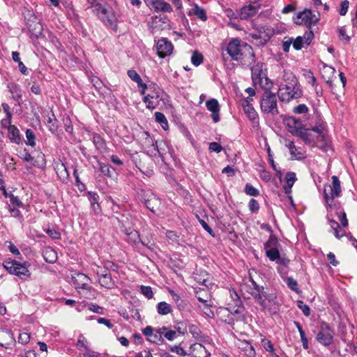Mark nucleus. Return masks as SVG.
Listing matches in <instances>:
<instances>
[{"label":"nucleus","instance_id":"nucleus-1","mask_svg":"<svg viewBox=\"0 0 357 357\" xmlns=\"http://www.w3.org/2000/svg\"><path fill=\"white\" fill-rule=\"evenodd\" d=\"M331 179V184H326L324 185L323 193L324 205L328 213L331 215H337L342 226L346 227L348 226L346 213L340 202L336 200V198L340 197L342 194L341 183L337 176H333Z\"/></svg>","mask_w":357,"mask_h":357},{"label":"nucleus","instance_id":"nucleus-2","mask_svg":"<svg viewBox=\"0 0 357 357\" xmlns=\"http://www.w3.org/2000/svg\"><path fill=\"white\" fill-rule=\"evenodd\" d=\"M226 50L233 60L240 61L243 66H250L255 62L252 47L238 39H232L228 43Z\"/></svg>","mask_w":357,"mask_h":357},{"label":"nucleus","instance_id":"nucleus-3","mask_svg":"<svg viewBox=\"0 0 357 357\" xmlns=\"http://www.w3.org/2000/svg\"><path fill=\"white\" fill-rule=\"evenodd\" d=\"M252 286L251 294L257 303L264 310H267L271 313H276L278 310L279 303L275 294L267 293L262 286L257 284L254 280H251Z\"/></svg>","mask_w":357,"mask_h":357},{"label":"nucleus","instance_id":"nucleus-4","mask_svg":"<svg viewBox=\"0 0 357 357\" xmlns=\"http://www.w3.org/2000/svg\"><path fill=\"white\" fill-rule=\"evenodd\" d=\"M166 94L165 91L155 84L149 86V92L143 98V101L146 104V107L153 109L164 100Z\"/></svg>","mask_w":357,"mask_h":357},{"label":"nucleus","instance_id":"nucleus-5","mask_svg":"<svg viewBox=\"0 0 357 357\" xmlns=\"http://www.w3.org/2000/svg\"><path fill=\"white\" fill-rule=\"evenodd\" d=\"M260 102L261 112L264 114L276 116L279 114L275 95L270 91L269 89H265Z\"/></svg>","mask_w":357,"mask_h":357},{"label":"nucleus","instance_id":"nucleus-6","mask_svg":"<svg viewBox=\"0 0 357 357\" xmlns=\"http://www.w3.org/2000/svg\"><path fill=\"white\" fill-rule=\"evenodd\" d=\"M303 96L301 86L280 85L278 98L282 102H289Z\"/></svg>","mask_w":357,"mask_h":357},{"label":"nucleus","instance_id":"nucleus-7","mask_svg":"<svg viewBox=\"0 0 357 357\" xmlns=\"http://www.w3.org/2000/svg\"><path fill=\"white\" fill-rule=\"evenodd\" d=\"M3 267L11 274L15 275L21 279L26 280L31 275L26 264H20L13 259H8L3 262Z\"/></svg>","mask_w":357,"mask_h":357},{"label":"nucleus","instance_id":"nucleus-8","mask_svg":"<svg viewBox=\"0 0 357 357\" xmlns=\"http://www.w3.org/2000/svg\"><path fill=\"white\" fill-rule=\"evenodd\" d=\"M91 8L94 14H96L104 24L111 27L114 30L117 29V24L115 20L112 17L110 18L107 15V10L102 7L100 3V0H93L91 3Z\"/></svg>","mask_w":357,"mask_h":357},{"label":"nucleus","instance_id":"nucleus-9","mask_svg":"<svg viewBox=\"0 0 357 357\" xmlns=\"http://www.w3.org/2000/svg\"><path fill=\"white\" fill-rule=\"evenodd\" d=\"M252 79L255 84H259L262 88L269 89L268 78L264 72V64L258 63L251 68Z\"/></svg>","mask_w":357,"mask_h":357},{"label":"nucleus","instance_id":"nucleus-10","mask_svg":"<svg viewBox=\"0 0 357 357\" xmlns=\"http://www.w3.org/2000/svg\"><path fill=\"white\" fill-rule=\"evenodd\" d=\"M334 332L329 325L322 322L320 325V329L317 335V340L324 346H329L333 340Z\"/></svg>","mask_w":357,"mask_h":357},{"label":"nucleus","instance_id":"nucleus-11","mask_svg":"<svg viewBox=\"0 0 357 357\" xmlns=\"http://www.w3.org/2000/svg\"><path fill=\"white\" fill-rule=\"evenodd\" d=\"M319 21L318 17L311 10L305 9L297 13L294 22L297 24H305L307 27L315 25Z\"/></svg>","mask_w":357,"mask_h":357},{"label":"nucleus","instance_id":"nucleus-12","mask_svg":"<svg viewBox=\"0 0 357 357\" xmlns=\"http://www.w3.org/2000/svg\"><path fill=\"white\" fill-rule=\"evenodd\" d=\"M273 29L267 26L255 29L250 36L252 38L259 40V45H264L273 36Z\"/></svg>","mask_w":357,"mask_h":357},{"label":"nucleus","instance_id":"nucleus-13","mask_svg":"<svg viewBox=\"0 0 357 357\" xmlns=\"http://www.w3.org/2000/svg\"><path fill=\"white\" fill-rule=\"evenodd\" d=\"M284 146L289 149L292 160H301L305 158V152L301 147L295 146L294 142L287 138L284 139Z\"/></svg>","mask_w":357,"mask_h":357},{"label":"nucleus","instance_id":"nucleus-14","mask_svg":"<svg viewBox=\"0 0 357 357\" xmlns=\"http://www.w3.org/2000/svg\"><path fill=\"white\" fill-rule=\"evenodd\" d=\"M156 49L158 55L160 58H164L172 53L173 45L167 38H162L158 40L156 45Z\"/></svg>","mask_w":357,"mask_h":357},{"label":"nucleus","instance_id":"nucleus-15","mask_svg":"<svg viewBox=\"0 0 357 357\" xmlns=\"http://www.w3.org/2000/svg\"><path fill=\"white\" fill-rule=\"evenodd\" d=\"M314 34L312 31H306L303 36H298L293 38V47L295 50H299L303 47H307L311 43Z\"/></svg>","mask_w":357,"mask_h":357},{"label":"nucleus","instance_id":"nucleus-16","mask_svg":"<svg viewBox=\"0 0 357 357\" xmlns=\"http://www.w3.org/2000/svg\"><path fill=\"white\" fill-rule=\"evenodd\" d=\"M260 5L257 2H253L243 6L238 12L241 20H248L254 16L259 10Z\"/></svg>","mask_w":357,"mask_h":357},{"label":"nucleus","instance_id":"nucleus-17","mask_svg":"<svg viewBox=\"0 0 357 357\" xmlns=\"http://www.w3.org/2000/svg\"><path fill=\"white\" fill-rule=\"evenodd\" d=\"M144 204L153 213H157L160 205V200L153 194L147 192L144 195Z\"/></svg>","mask_w":357,"mask_h":357},{"label":"nucleus","instance_id":"nucleus-18","mask_svg":"<svg viewBox=\"0 0 357 357\" xmlns=\"http://www.w3.org/2000/svg\"><path fill=\"white\" fill-rule=\"evenodd\" d=\"M73 280L76 289H82L90 290L91 287L89 286L90 278L84 273H77L73 276Z\"/></svg>","mask_w":357,"mask_h":357},{"label":"nucleus","instance_id":"nucleus-19","mask_svg":"<svg viewBox=\"0 0 357 357\" xmlns=\"http://www.w3.org/2000/svg\"><path fill=\"white\" fill-rule=\"evenodd\" d=\"M206 106L208 110L212 112L211 117L215 123L220 121L219 113L220 107L218 101L215 98H211L206 101Z\"/></svg>","mask_w":357,"mask_h":357},{"label":"nucleus","instance_id":"nucleus-20","mask_svg":"<svg viewBox=\"0 0 357 357\" xmlns=\"http://www.w3.org/2000/svg\"><path fill=\"white\" fill-rule=\"evenodd\" d=\"M189 356L191 357H208L210 354L200 343H195L190 346Z\"/></svg>","mask_w":357,"mask_h":357},{"label":"nucleus","instance_id":"nucleus-21","mask_svg":"<svg viewBox=\"0 0 357 357\" xmlns=\"http://www.w3.org/2000/svg\"><path fill=\"white\" fill-rule=\"evenodd\" d=\"M295 135L301 137L306 144H310L314 141V139L310 130L304 128H296Z\"/></svg>","mask_w":357,"mask_h":357},{"label":"nucleus","instance_id":"nucleus-22","mask_svg":"<svg viewBox=\"0 0 357 357\" xmlns=\"http://www.w3.org/2000/svg\"><path fill=\"white\" fill-rule=\"evenodd\" d=\"M151 5L155 11L172 12L171 5L162 0H152Z\"/></svg>","mask_w":357,"mask_h":357},{"label":"nucleus","instance_id":"nucleus-23","mask_svg":"<svg viewBox=\"0 0 357 357\" xmlns=\"http://www.w3.org/2000/svg\"><path fill=\"white\" fill-rule=\"evenodd\" d=\"M282 79L284 83H282L280 85L301 86L297 78L291 72L284 70Z\"/></svg>","mask_w":357,"mask_h":357},{"label":"nucleus","instance_id":"nucleus-24","mask_svg":"<svg viewBox=\"0 0 357 357\" xmlns=\"http://www.w3.org/2000/svg\"><path fill=\"white\" fill-rule=\"evenodd\" d=\"M8 88L9 89L10 93L12 95V98L20 103V101L22 99V90L20 85L15 83H10L8 84Z\"/></svg>","mask_w":357,"mask_h":357},{"label":"nucleus","instance_id":"nucleus-25","mask_svg":"<svg viewBox=\"0 0 357 357\" xmlns=\"http://www.w3.org/2000/svg\"><path fill=\"white\" fill-rule=\"evenodd\" d=\"M8 138L15 144H19L22 142L21 135L19 129L15 126H9Z\"/></svg>","mask_w":357,"mask_h":357},{"label":"nucleus","instance_id":"nucleus-26","mask_svg":"<svg viewBox=\"0 0 357 357\" xmlns=\"http://www.w3.org/2000/svg\"><path fill=\"white\" fill-rule=\"evenodd\" d=\"M286 184L284 185V190L285 193L291 192V189L296 181V174L292 172H289L286 174Z\"/></svg>","mask_w":357,"mask_h":357},{"label":"nucleus","instance_id":"nucleus-27","mask_svg":"<svg viewBox=\"0 0 357 357\" xmlns=\"http://www.w3.org/2000/svg\"><path fill=\"white\" fill-rule=\"evenodd\" d=\"M100 284L107 289H112L114 286V282L112 278L111 274L108 273L104 276L98 278Z\"/></svg>","mask_w":357,"mask_h":357},{"label":"nucleus","instance_id":"nucleus-28","mask_svg":"<svg viewBox=\"0 0 357 357\" xmlns=\"http://www.w3.org/2000/svg\"><path fill=\"white\" fill-rule=\"evenodd\" d=\"M128 242L137 244V243H142V245H146L145 243L141 241L139 238V234L136 230H130V234H128L127 238L126 239ZM149 248H151V246L146 245Z\"/></svg>","mask_w":357,"mask_h":357},{"label":"nucleus","instance_id":"nucleus-29","mask_svg":"<svg viewBox=\"0 0 357 357\" xmlns=\"http://www.w3.org/2000/svg\"><path fill=\"white\" fill-rule=\"evenodd\" d=\"M143 333L147 337V340L153 343H157L161 337V335L153 334V330L151 326H146L143 329Z\"/></svg>","mask_w":357,"mask_h":357},{"label":"nucleus","instance_id":"nucleus-30","mask_svg":"<svg viewBox=\"0 0 357 357\" xmlns=\"http://www.w3.org/2000/svg\"><path fill=\"white\" fill-rule=\"evenodd\" d=\"M43 256L45 260L48 263H54L56 259V252L50 248H47L43 251Z\"/></svg>","mask_w":357,"mask_h":357},{"label":"nucleus","instance_id":"nucleus-31","mask_svg":"<svg viewBox=\"0 0 357 357\" xmlns=\"http://www.w3.org/2000/svg\"><path fill=\"white\" fill-rule=\"evenodd\" d=\"M157 311L159 314L166 315L172 312V307L166 302H160L157 305Z\"/></svg>","mask_w":357,"mask_h":357},{"label":"nucleus","instance_id":"nucleus-32","mask_svg":"<svg viewBox=\"0 0 357 357\" xmlns=\"http://www.w3.org/2000/svg\"><path fill=\"white\" fill-rule=\"evenodd\" d=\"M243 106L245 113L250 120L254 121L257 118V114L252 105L247 102L243 104Z\"/></svg>","mask_w":357,"mask_h":357},{"label":"nucleus","instance_id":"nucleus-33","mask_svg":"<svg viewBox=\"0 0 357 357\" xmlns=\"http://www.w3.org/2000/svg\"><path fill=\"white\" fill-rule=\"evenodd\" d=\"M279 246V241L278 238L275 236L271 234L268 238V240L264 243V249L268 250L269 249H273V248H278Z\"/></svg>","mask_w":357,"mask_h":357},{"label":"nucleus","instance_id":"nucleus-34","mask_svg":"<svg viewBox=\"0 0 357 357\" xmlns=\"http://www.w3.org/2000/svg\"><path fill=\"white\" fill-rule=\"evenodd\" d=\"M169 293L170 295L172 296L173 301L176 303L178 310H183L186 305L185 302L183 300H181L179 296L177 294H176L173 290H170Z\"/></svg>","mask_w":357,"mask_h":357},{"label":"nucleus","instance_id":"nucleus-35","mask_svg":"<svg viewBox=\"0 0 357 357\" xmlns=\"http://www.w3.org/2000/svg\"><path fill=\"white\" fill-rule=\"evenodd\" d=\"M6 339L12 340V333L7 329H0V345L5 347L8 343L4 342Z\"/></svg>","mask_w":357,"mask_h":357},{"label":"nucleus","instance_id":"nucleus-36","mask_svg":"<svg viewBox=\"0 0 357 357\" xmlns=\"http://www.w3.org/2000/svg\"><path fill=\"white\" fill-rule=\"evenodd\" d=\"M155 121L159 123L164 130H167L168 128V121L165 116L161 112L155 113Z\"/></svg>","mask_w":357,"mask_h":357},{"label":"nucleus","instance_id":"nucleus-37","mask_svg":"<svg viewBox=\"0 0 357 357\" xmlns=\"http://www.w3.org/2000/svg\"><path fill=\"white\" fill-rule=\"evenodd\" d=\"M266 255L271 261L280 259V252L278 248L265 250Z\"/></svg>","mask_w":357,"mask_h":357},{"label":"nucleus","instance_id":"nucleus-38","mask_svg":"<svg viewBox=\"0 0 357 357\" xmlns=\"http://www.w3.org/2000/svg\"><path fill=\"white\" fill-rule=\"evenodd\" d=\"M100 169L104 175L107 176L108 177H112L114 172V169L112 167L102 163L100 164Z\"/></svg>","mask_w":357,"mask_h":357},{"label":"nucleus","instance_id":"nucleus-39","mask_svg":"<svg viewBox=\"0 0 357 357\" xmlns=\"http://www.w3.org/2000/svg\"><path fill=\"white\" fill-rule=\"evenodd\" d=\"M89 199L94 211L99 209L98 199L99 196L95 192H89Z\"/></svg>","mask_w":357,"mask_h":357},{"label":"nucleus","instance_id":"nucleus-40","mask_svg":"<svg viewBox=\"0 0 357 357\" xmlns=\"http://www.w3.org/2000/svg\"><path fill=\"white\" fill-rule=\"evenodd\" d=\"M194 14L202 21H206L207 20L206 14L205 10L200 8L199 6L195 5L193 8Z\"/></svg>","mask_w":357,"mask_h":357},{"label":"nucleus","instance_id":"nucleus-41","mask_svg":"<svg viewBox=\"0 0 357 357\" xmlns=\"http://www.w3.org/2000/svg\"><path fill=\"white\" fill-rule=\"evenodd\" d=\"M93 142L95 144L96 147L98 149H104L105 146V143L104 139L101 137L100 135L98 134H94L93 137Z\"/></svg>","mask_w":357,"mask_h":357},{"label":"nucleus","instance_id":"nucleus-42","mask_svg":"<svg viewBox=\"0 0 357 357\" xmlns=\"http://www.w3.org/2000/svg\"><path fill=\"white\" fill-rule=\"evenodd\" d=\"M26 137L27 139V141L26 144L27 145H29L32 147L35 146L36 142H35V135L31 129H27L26 130Z\"/></svg>","mask_w":357,"mask_h":357},{"label":"nucleus","instance_id":"nucleus-43","mask_svg":"<svg viewBox=\"0 0 357 357\" xmlns=\"http://www.w3.org/2000/svg\"><path fill=\"white\" fill-rule=\"evenodd\" d=\"M160 334H164V337L169 340H173L176 337V332L174 331H167V328L162 327L159 330Z\"/></svg>","mask_w":357,"mask_h":357},{"label":"nucleus","instance_id":"nucleus-44","mask_svg":"<svg viewBox=\"0 0 357 357\" xmlns=\"http://www.w3.org/2000/svg\"><path fill=\"white\" fill-rule=\"evenodd\" d=\"M245 192L247 195L252 197H257L259 195V191L249 183L245 185Z\"/></svg>","mask_w":357,"mask_h":357},{"label":"nucleus","instance_id":"nucleus-45","mask_svg":"<svg viewBox=\"0 0 357 357\" xmlns=\"http://www.w3.org/2000/svg\"><path fill=\"white\" fill-rule=\"evenodd\" d=\"M128 76L135 82H136L137 84H141L142 78L140 75L137 73L135 70H128Z\"/></svg>","mask_w":357,"mask_h":357},{"label":"nucleus","instance_id":"nucleus-46","mask_svg":"<svg viewBox=\"0 0 357 357\" xmlns=\"http://www.w3.org/2000/svg\"><path fill=\"white\" fill-rule=\"evenodd\" d=\"M191 61L193 65L198 66L203 62V56L201 54L195 52L191 57Z\"/></svg>","mask_w":357,"mask_h":357},{"label":"nucleus","instance_id":"nucleus-47","mask_svg":"<svg viewBox=\"0 0 357 357\" xmlns=\"http://www.w3.org/2000/svg\"><path fill=\"white\" fill-rule=\"evenodd\" d=\"M93 271L96 273L98 278L109 273L107 269H105L104 265L103 266L95 265V267L93 268Z\"/></svg>","mask_w":357,"mask_h":357},{"label":"nucleus","instance_id":"nucleus-48","mask_svg":"<svg viewBox=\"0 0 357 357\" xmlns=\"http://www.w3.org/2000/svg\"><path fill=\"white\" fill-rule=\"evenodd\" d=\"M249 210L252 213H257L259 209V204L255 199H251L248 204Z\"/></svg>","mask_w":357,"mask_h":357},{"label":"nucleus","instance_id":"nucleus-49","mask_svg":"<svg viewBox=\"0 0 357 357\" xmlns=\"http://www.w3.org/2000/svg\"><path fill=\"white\" fill-rule=\"evenodd\" d=\"M169 349L173 352L176 353L177 354L185 357L187 356V353L185 351V350L179 345L177 346H170L169 347Z\"/></svg>","mask_w":357,"mask_h":357},{"label":"nucleus","instance_id":"nucleus-50","mask_svg":"<svg viewBox=\"0 0 357 357\" xmlns=\"http://www.w3.org/2000/svg\"><path fill=\"white\" fill-rule=\"evenodd\" d=\"M141 292L146 298H151L153 296V291L151 287L142 285L140 287Z\"/></svg>","mask_w":357,"mask_h":357},{"label":"nucleus","instance_id":"nucleus-51","mask_svg":"<svg viewBox=\"0 0 357 357\" xmlns=\"http://www.w3.org/2000/svg\"><path fill=\"white\" fill-rule=\"evenodd\" d=\"M298 307L302 310L303 313L309 317L310 314V309L308 305H305L302 301H298L297 303Z\"/></svg>","mask_w":357,"mask_h":357},{"label":"nucleus","instance_id":"nucleus-52","mask_svg":"<svg viewBox=\"0 0 357 357\" xmlns=\"http://www.w3.org/2000/svg\"><path fill=\"white\" fill-rule=\"evenodd\" d=\"M294 112L296 114H305L308 112V108L305 104H301L294 108Z\"/></svg>","mask_w":357,"mask_h":357},{"label":"nucleus","instance_id":"nucleus-53","mask_svg":"<svg viewBox=\"0 0 357 357\" xmlns=\"http://www.w3.org/2000/svg\"><path fill=\"white\" fill-rule=\"evenodd\" d=\"M79 349H84L88 350L87 341L83 336H80L76 344Z\"/></svg>","mask_w":357,"mask_h":357},{"label":"nucleus","instance_id":"nucleus-54","mask_svg":"<svg viewBox=\"0 0 357 357\" xmlns=\"http://www.w3.org/2000/svg\"><path fill=\"white\" fill-rule=\"evenodd\" d=\"M262 344L265 350L270 352L271 354L275 351L273 344L270 340H262Z\"/></svg>","mask_w":357,"mask_h":357},{"label":"nucleus","instance_id":"nucleus-55","mask_svg":"<svg viewBox=\"0 0 357 357\" xmlns=\"http://www.w3.org/2000/svg\"><path fill=\"white\" fill-rule=\"evenodd\" d=\"M20 158L26 162H31L33 160V158L26 149L20 152Z\"/></svg>","mask_w":357,"mask_h":357},{"label":"nucleus","instance_id":"nucleus-56","mask_svg":"<svg viewBox=\"0 0 357 357\" xmlns=\"http://www.w3.org/2000/svg\"><path fill=\"white\" fill-rule=\"evenodd\" d=\"M312 130L317 132L319 135L321 136L323 138L325 136V126L324 125H319L314 126L312 128Z\"/></svg>","mask_w":357,"mask_h":357},{"label":"nucleus","instance_id":"nucleus-57","mask_svg":"<svg viewBox=\"0 0 357 357\" xmlns=\"http://www.w3.org/2000/svg\"><path fill=\"white\" fill-rule=\"evenodd\" d=\"M88 308L90 311L96 312L97 314L103 313V308L95 303H90L88 306Z\"/></svg>","mask_w":357,"mask_h":357},{"label":"nucleus","instance_id":"nucleus-58","mask_svg":"<svg viewBox=\"0 0 357 357\" xmlns=\"http://www.w3.org/2000/svg\"><path fill=\"white\" fill-rule=\"evenodd\" d=\"M209 150L211 152L220 153L222 150V147L218 142H213L210 143Z\"/></svg>","mask_w":357,"mask_h":357},{"label":"nucleus","instance_id":"nucleus-59","mask_svg":"<svg viewBox=\"0 0 357 357\" xmlns=\"http://www.w3.org/2000/svg\"><path fill=\"white\" fill-rule=\"evenodd\" d=\"M287 284L288 287L293 291H298V283L297 282L293 279L292 278H288L287 280Z\"/></svg>","mask_w":357,"mask_h":357},{"label":"nucleus","instance_id":"nucleus-60","mask_svg":"<svg viewBox=\"0 0 357 357\" xmlns=\"http://www.w3.org/2000/svg\"><path fill=\"white\" fill-rule=\"evenodd\" d=\"M29 339H30L29 334L26 332H24V333H20L19 337H18V341H19V342H20L22 344H26L29 342Z\"/></svg>","mask_w":357,"mask_h":357},{"label":"nucleus","instance_id":"nucleus-61","mask_svg":"<svg viewBox=\"0 0 357 357\" xmlns=\"http://www.w3.org/2000/svg\"><path fill=\"white\" fill-rule=\"evenodd\" d=\"M103 265L105 266V269H107V271L109 272L110 271H117V265L115 264L114 262L110 261H105Z\"/></svg>","mask_w":357,"mask_h":357},{"label":"nucleus","instance_id":"nucleus-62","mask_svg":"<svg viewBox=\"0 0 357 357\" xmlns=\"http://www.w3.org/2000/svg\"><path fill=\"white\" fill-rule=\"evenodd\" d=\"M349 1L347 0L343 1L341 3V7L340 10V15L342 16H344L347 13L348 8H349Z\"/></svg>","mask_w":357,"mask_h":357},{"label":"nucleus","instance_id":"nucleus-63","mask_svg":"<svg viewBox=\"0 0 357 357\" xmlns=\"http://www.w3.org/2000/svg\"><path fill=\"white\" fill-rule=\"evenodd\" d=\"M293 38H289L288 40L282 42V50L284 52H288L291 45H293Z\"/></svg>","mask_w":357,"mask_h":357},{"label":"nucleus","instance_id":"nucleus-64","mask_svg":"<svg viewBox=\"0 0 357 357\" xmlns=\"http://www.w3.org/2000/svg\"><path fill=\"white\" fill-rule=\"evenodd\" d=\"M91 83L97 90L100 89L102 86L103 85L102 82L98 77H96L91 78Z\"/></svg>","mask_w":357,"mask_h":357}]
</instances>
